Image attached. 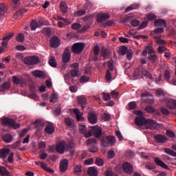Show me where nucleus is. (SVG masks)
<instances>
[{"label":"nucleus","mask_w":176,"mask_h":176,"mask_svg":"<svg viewBox=\"0 0 176 176\" xmlns=\"http://www.w3.org/2000/svg\"><path fill=\"white\" fill-rule=\"evenodd\" d=\"M78 74H79V70H76L74 69L71 70L70 74L66 73L64 76L65 82L71 86V85L74 83V78H76L78 76Z\"/></svg>","instance_id":"nucleus-1"},{"label":"nucleus","mask_w":176,"mask_h":176,"mask_svg":"<svg viewBox=\"0 0 176 176\" xmlns=\"http://www.w3.org/2000/svg\"><path fill=\"white\" fill-rule=\"evenodd\" d=\"M99 140L101 141L102 146L104 148H107V146H109V144L111 146L115 145L116 141L115 137L112 135H109L107 137L101 136Z\"/></svg>","instance_id":"nucleus-2"},{"label":"nucleus","mask_w":176,"mask_h":176,"mask_svg":"<svg viewBox=\"0 0 176 176\" xmlns=\"http://www.w3.org/2000/svg\"><path fill=\"white\" fill-rule=\"evenodd\" d=\"M2 124L4 126H9L10 128L13 127L14 130H17L20 127V124L16 123L12 118H3Z\"/></svg>","instance_id":"nucleus-3"},{"label":"nucleus","mask_w":176,"mask_h":176,"mask_svg":"<svg viewBox=\"0 0 176 176\" xmlns=\"http://www.w3.org/2000/svg\"><path fill=\"white\" fill-rule=\"evenodd\" d=\"M23 63L26 65H35L39 63V57L36 56H27L23 59Z\"/></svg>","instance_id":"nucleus-4"},{"label":"nucleus","mask_w":176,"mask_h":176,"mask_svg":"<svg viewBox=\"0 0 176 176\" xmlns=\"http://www.w3.org/2000/svg\"><path fill=\"white\" fill-rule=\"evenodd\" d=\"M85 49V43H75L72 47V51L75 54H80Z\"/></svg>","instance_id":"nucleus-5"},{"label":"nucleus","mask_w":176,"mask_h":176,"mask_svg":"<svg viewBox=\"0 0 176 176\" xmlns=\"http://www.w3.org/2000/svg\"><path fill=\"white\" fill-rule=\"evenodd\" d=\"M96 144H97V140L94 138H89L87 141V144L89 146V152H92V153H94L98 151V148H97V146H96Z\"/></svg>","instance_id":"nucleus-6"},{"label":"nucleus","mask_w":176,"mask_h":176,"mask_svg":"<svg viewBox=\"0 0 176 176\" xmlns=\"http://www.w3.org/2000/svg\"><path fill=\"white\" fill-rule=\"evenodd\" d=\"M159 124L155 120L147 119L146 121L145 127L149 130H156Z\"/></svg>","instance_id":"nucleus-7"},{"label":"nucleus","mask_w":176,"mask_h":176,"mask_svg":"<svg viewBox=\"0 0 176 176\" xmlns=\"http://www.w3.org/2000/svg\"><path fill=\"white\" fill-rule=\"evenodd\" d=\"M92 134L95 138H101L102 137V129L98 126H91Z\"/></svg>","instance_id":"nucleus-8"},{"label":"nucleus","mask_w":176,"mask_h":176,"mask_svg":"<svg viewBox=\"0 0 176 176\" xmlns=\"http://www.w3.org/2000/svg\"><path fill=\"white\" fill-rule=\"evenodd\" d=\"M154 140L157 144L163 145V144H166L167 142L168 138H167L164 135L158 134L154 136Z\"/></svg>","instance_id":"nucleus-9"},{"label":"nucleus","mask_w":176,"mask_h":176,"mask_svg":"<svg viewBox=\"0 0 176 176\" xmlns=\"http://www.w3.org/2000/svg\"><path fill=\"white\" fill-rule=\"evenodd\" d=\"M109 19H111V15L108 13H100L96 16L98 23H104V21H107Z\"/></svg>","instance_id":"nucleus-10"},{"label":"nucleus","mask_w":176,"mask_h":176,"mask_svg":"<svg viewBox=\"0 0 176 176\" xmlns=\"http://www.w3.org/2000/svg\"><path fill=\"white\" fill-rule=\"evenodd\" d=\"M63 63H69L71 61V52H69V48L67 47L65 48V52L62 56Z\"/></svg>","instance_id":"nucleus-11"},{"label":"nucleus","mask_w":176,"mask_h":176,"mask_svg":"<svg viewBox=\"0 0 176 176\" xmlns=\"http://www.w3.org/2000/svg\"><path fill=\"white\" fill-rule=\"evenodd\" d=\"M66 145L67 144L64 141L58 142L56 144V152H58V153H60V155H63L64 152H65Z\"/></svg>","instance_id":"nucleus-12"},{"label":"nucleus","mask_w":176,"mask_h":176,"mask_svg":"<svg viewBox=\"0 0 176 176\" xmlns=\"http://www.w3.org/2000/svg\"><path fill=\"white\" fill-rule=\"evenodd\" d=\"M51 47H54V49L58 47L60 45H61V43L60 42V38L57 36H53L50 42Z\"/></svg>","instance_id":"nucleus-13"},{"label":"nucleus","mask_w":176,"mask_h":176,"mask_svg":"<svg viewBox=\"0 0 176 176\" xmlns=\"http://www.w3.org/2000/svg\"><path fill=\"white\" fill-rule=\"evenodd\" d=\"M136 126H145L146 124V119L144 116H137L135 119Z\"/></svg>","instance_id":"nucleus-14"},{"label":"nucleus","mask_w":176,"mask_h":176,"mask_svg":"<svg viewBox=\"0 0 176 176\" xmlns=\"http://www.w3.org/2000/svg\"><path fill=\"white\" fill-rule=\"evenodd\" d=\"M68 160H63L60 163V173H65L68 169Z\"/></svg>","instance_id":"nucleus-15"},{"label":"nucleus","mask_w":176,"mask_h":176,"mask_svg":"<svg viewBox=\"0 0 176 176\" xmlns=\"http://www.w3.org/2000/svg\"><path fill=\"white\" fill-rule=\"evenodd\" d=\"M64 122L67 127H68L69 129H71L72 130H75V129H76V125L75 124V122L71 120V118H65Z\"/></svg>","instance_id":"nucleus-16"},{"label":"nucleus","mask_w":176,"mask_h":176,"mask_svg":"<svg viewBox=\"0 0 176 176\" xmlns=\"http://www.w3.org/2000/svg\"><path fill=\"white\" fill-rule=\"evenodd\" d=\"M122 168L124 173L126 174L133 173V165L130 164L129 162H125L122 164Z\"/></svg>","instance_id":"nucleus-17"},{"label":"nucleus","mask_w":176,"mask_h":176,"mask_svg":"<svg viewBox=\"0 0 176 176\" xmlns=\"http://www.w3.org/2000/svg\"><path fill=\"white\" fill-rule=\"evenodd\" d=\"M155 27H162V28H166L167 27V22L164 19H157L154 21Z\"/></svg>","instance_id":"nucleus-18"},{"label":"nucleus","mask_w":176,"mask_h":176,"mask_svg":"<svg viewBox=\"0 0 176 176\" xmlns=\"http://www.w3.org/2000/svg\"><path fill=\"white\" fill-rule=\"evenodd\" d=\"M14 36V33H10L3 38L2 46L6 47L8 46V42L12 39V37Z\"/></svg>","instance_id":"nucleus-19"},{"label":"nucleus","mask_w":176,"mask_h":176,"mask_svg":"<svg viewBox=\"0 0 176 176\" xmlns=\"http://www.w3.org/2000/svg\"><path fill=\"white\" fill-rule=\"evenodd\" d=\"M154 162L157 166L162 167V168H165V170H168V166L162 160L159 159V157H155L154 159Z\"/></svg>","instance_id":"nucleus-20"},{"label":"nucleus","mask_w":176,"mask_h":176,"mask_svg":"<svg viewBox=\"0 0 176 176\" xmlns=\"http://www.w3.org/2000/svg\"><path fill=\"white\" fill-rule=\"evenodd\" d=\"M166 107L168 109H176V100L174 99H168L166 100Z\"/></svg>","instance_id":"nucleus-21"},{"label":"nucleus","mask_w":176,"mask_h":176,"mask_svg":"<svg viewBox=\"0 0 176 176\" xmlns=\"http://www.w3.org/2000/svg\"><path fill=\"white\" fill-rule=\"evenodd\" d=\"M77 100H78V104L81 105L82 109V110L85 109V105L87 104V100H86V98L80 96H78Z\"/></svg>","instance_id":"nucleus-22"},{"label":"nucleus","mask_w":176,"mask_h":176,"mask_svg":"<svg viewBox=\"0 0 176 176\" xmlns=\"http://www.w3.org/2000/svg\"><path fill=\"white\" fill-rule=\"evenodd\" d=\"M88 120L91 124H96L97 123V115L94 113H89L88 114Z\"/></svg>","instance_id":"nucleus-23"},{"label":"nucleus","mask_w":176,"mask_h":176,"mask_svg":"<svg viewBox=\"0 0 176 176\" xmlns=\"http://www.w3.org/2000/svg\"><path fill=\"white\" fill-rule=\"evenodd\" d=\"M87 174L90 176H97L98 175V171L94 166L89 167L87 170Z\"/></svg>","instance_id":"nucleus-24"},{"label":"nucleus","mask_w":176,"mask_h":176,"mask_svg":"<svg viewBox=\"0 0 176 176\" xmlns=\"http://www.w3.org/2000/svg\"><path fill=\"white\" fill-rule=\"evenodd\" d=\"M32 74L34 78H44L45 77V73L41 70H36L32 72Z\"/></svg>","instance_id":"nucleus-25"},{"label":"nucleus","mask_w":176,"mask_h":176,"mask_svg":"<svg viewBox=\"0 0 176 176\" xmlns=\"http://www.w3.org/2000/svg\"><path fill=\"white\" fill-rule=\"evenodd\" d=\"M10 152V150H9L8 148H3V149L1 150L0 157L1 159H6V156H8V155H9Z\"/></svg>","instance_id":"nucleus-26"},{"label":"nucleus","mask_w":176,"mask_h":176,"mask_svg":"<svg viewBox=\"0 0 176 176\" xmlns=\"http://www.w3.org/2000/svg\"><path fill=\"white\" fill-rule=\"evenodd\" d=\"M139 8H140L139 3H133L125 9V13L130 12V10H135V9H138Z\"/></svg>","instance_id":"nucleus-27"},{"label":"nucleus","mask_w":176,"mask_h":176,"mask_svg":"<svg viewBox=\"0 0 176 176\" xmlns=\"http://www.w3.org/2000/svg\"><path fill=\"white\" fill-rule=\"evenodd\" d=\"M73 112L76 115L78 122L83 120V117H82V114H80V111H79V109H74Z\"/></svg>","instance_id":"nucleus-28"},{"label":"nucleus","mask_w":176,"mask_h":176,"mask_svg":"<svg viewBox=\"0 0 176 176\" xmlns=\"http://www.w3.org/2000/svg\"><path fill=\"white\" fill-rule=\"evenodd\" d=\"M10 82H5L3 85L0 87L1 91H5V90H9L10 89Z\"/></svg>","instance_id":"nucleus-29"},{"label":"nucleus","mask_w":176,"mask_h":176,"mask_svg":"<svg viewBox=\"0 0 176 176\" xmlns=\"http://www.w3.org/2000/svg\"><path fill=\"white\" fill-rule=\"evenodd\" d=\"M45 131L46 134L52 135L54 133V126L53 125H47L45 129Z\"/></svg>","instance_id":"nucleus-30"},{"label":"nucleus","mask_w":176,"mask_h":176,"mask_svg":"<svg viewBox=\"0 0 176 176\" xmlns=\"http://www.w3.org/2000/svg\"><path fill=\"white\" fill-rule=\"evenodd\" d=\"M158 58H159L157 57V55H156V54H152L151 55H149L148 56V60H149V61L152 64H155V63H156V61H157Z\"/></svg>","instance_id":"nucleus-31"},{"label":"nucleus","mask_w":176,"mask_h":176,"mask_svg":"<svg viewBox=\"0 0 176 176\" xmlns=\"http://www.w3.org/2000/svg\"><path fill=\"white\" fill-rule=\"evenodd\" d=\"M38 27L39 23H38V22L36 20L33 19L30 23V28L32 31H35V30L38 28Z\"/></svg>","instance_id":"nucleus-32"},{"label":"nucleus","mask_w":176,"mask_h":176,"mask_svg":"<svg viewBox=\"0 0 176 176\" xmlns=\"http://www.w3.org/2000/svg\"><path fill=\"white\" fill-rule=\"evenodd\" d=\"M154 39L155 40V42L156 43H157V45H161L162 46H164V45L166 44V42L164 40L160 38V37L157 36H154Z\"/></svg>","instance_id":"nucleus-33"},{"label":"nucleus","mask_w":176,"mask_h":176,"mask_svg":"<svg viewBox=\"0 0 176 176\" xmlns=\"http://www.w3.org/2000/svg\"><path fill=\"white\" fill-rule=\"evenodd\" d=\"M145 47L149 56H151V54H156V51L155 50V49H153V47L151 45H146Z\"/></svg>","instance_id":"nucleus-34"},{"label":"nucleus","mask_w":176,"mask_h":176,"mask_svg":"<svg viewBox=\"0 0 176 176\" xmlns=\"http://www.w3.org/2000/svg\"><path fill=\"white\" fill-rule=\"evenodd\" d=\"M60 12L62 13H67V10L68 9V5L65 2H61L60 6Z\"/></svg>","instance_id":"nucleus-35"},{"label":"nucleus","mask_w":176,"mask_h":176,"mask_svg":"<svg viewBox=\"0 0 176 176\" xmlns=\"http://www.w3.org/2000/svg\"><path fill=\"white\" fill-rule=\"evenodd\" d=\"M48 63L51 67H53V68H56V67H57V62L56 61V58H54V56H52L49 59Z\"/></svg>","instance_id":"nucleus-36"},{"label":"nucleus","mask_w":176,"mask_h":176,"mask_svg":"<svg viewBox=\"0 0 176 176\" xmlns=\"http://www.w3.org/2000/svg\"><path fill=\"white\" fill-rule=\"evenodd\" d=\"M3 140L4 142H7V143L12 142L13 140V137L10 134H6L3 136Z\"/></svg>","instance_id":"nucleus-37"},{"label":"nucleus","mask_w":176,"mask_h":176,"mask_svg":"<svg viewBox=\"0 0 176 176\" xmlns=\"http://www.w3.org/2000/svg\"><path fill=\"white\" fill-rule=\"evenodd\" d=\"M57 100H58V95L56 94H52L50 98V102L55 104V102H57Z\"/></svg>","instance_id":"nucleus-38"},{"label":"nucleus","mask_w":176,"mask_h":176,"mask_svg":"<svg viewBox=\"0 0 176 176\" xmlns=\"http://www.w3.org/2000/svg\"><path fill=\"white\" fill-rule=\"evenodd\" d=\"M42 32L46 36H50L52 35V28H44L42 30Z\"/></svg>","instance_id":"nucleus-39"},{"label":"nucleus","mask_w":176,"mask_h":176,"mask_svg":"<svg viewBox=\"0 0 176 176\" xmlns=\"http://www.w3.org/2000/svg\"><path fill=\"white\" fill-rule=\"evenodd\" d=\"M164 152L165 153H167V155H170V156H173V157H176V152L171 150L170 148H165Z\"/></svg>","instance_id":"nucleus-40"},{"label":"nucleus","mask_w":176,"mask_h":176,"mask_svg":"<svg viewBox=\"0 0 176 176\" xmlns=\"http://www.w3.org/2000/svg\"><path fill=\"white\" fill-rule=\"evenodd\" d=\"M101 56L104 57V60L107 58V57H109V53L108 52V50L104 47H102L101 50Z\"/></svg>","instance_id":"nucleus-41"},{"label":"nucleus","mask_w":176,"mask_h":176,"mask_svg":"<svg viewBox=\"0 0 176 176\" xmlns=\"http://www.w3.org/2000/svg\"><path fill=\"white\" fill-rule=\"evenodd\" d=\"M23 13H27V10L21 9L16 11L15 15H14V19H19V17H20V14H23Z\"/></svg>","instance_id":"nucleus-42"},{"label":"nucleus","mask_w":176,"mask_h":176,"mask_svg":"<svg viewBox=\"0 0 176 176\" xmlns=\"http://www.w3.org/2000/svg\"><path fill=\"white\" fill-rule=\"evenodd\" d=\"M79 131L81 134H85V133L87 131V128H86V125L85 124H79Z\"/></svg>","instance_id":"nucleus-43"},{"label":"nucleus","mask_w":176,"mask_h":176,"mask_svg":"<svg viewBox=\"0 0 176 176\" xmlns=\"http://www.w3.org/2000/svg\"><path fill=\"white\" fill-rule=\"evenodd\" d=\"M85 14H86V10H78L74 13L75 17H81V16H85Z\"/></svg>","instance_id":"nucleus-44"},{"label":"nucleus","mask_w":176,"mask_h":176,"mask_svg":"<svg viewBox=\"0 0 176 176\" xmlns=\"http://www.w3.org/2000/svg\"><path fill=\"white\" fill-rule=\"evenodd\" d=\"M74 172L76 174H79V173H82V166H80V165H74Z\"/></svg>","instance_id":"nucleus-45"},{"label":"nucleus","mask_w":176,"mask_h":176,"mask_svg":"<svg viewBox=\"0 0 176 176\" xmlns=\"http://www.w3.org/2000/svg\"><path fill=\"white\" fill-rule=\"evenodd\" d=\"M0 174L1 175H3V176H9L10 174H9V171H8V170H6V168H5L4 167L3 168H1L0 167Z\"/></svg>","instance_id":"nucleus-46"},{"label":"nucleus","mask_w":176,"mask_h":176,"mask_svg":"<svg viewBox=\"0 0 176 176\" xmlns=\"http://www.w3.org/2000/svg\"><path fill=\"white\" fill-rule=\"evenodd\" d=\"M89 80L90 78L87 76H82L79 79L80 83H86V82H89Z\"/></svg>","instance_id":"nucleus-47"},{"label":"nucleus","mask_w":176,"mask_h":176,"mask_svg":"<svg viewBox=\"0 0 176 176\" xmlns=\"http://www.w3.org/2000/svg\"><path fill=\"white\" fill-rule=\"evenodd\" d=\"M156 19H157V16H156L153 13H150L147 16L148 21H153V20H156Z\"/></svg>","instance_id":"nucleus-48"},{"label":"nucleus","mask_w":176,"mask_h":176,"mask_svg":"<svg viewBox=\"0 0 176 176\" xmlns=\"http://www.w3.org/2000/svg\"><path fill=\"white\" fill-rule=\"evenodd\" d=\"M25 36H24V34L23 33L19 34L16 36V41L18 42H24Z\"/></svg>","instance_id":"nucleus-49"},{"label":"nucleus","mask_w":176,"mask_h":176,"mask_svg":"<svg viewBox=\"0 0 176 176\" xmlns=\"http://www.w3.org/2000/svg\"><path fill=\"white\" fill-rule=\"evenodd\" d=\"M80 27H82V25L79 23H74L72 25V28L75 31H78V30H80Z\"/></svg>","instance_id":"nucleus-50"},{"label":"nucleus","mask_w":176,"mask_h":176,"mask_svg":"<svg viewBox=\"0 0 176 176\" xmlns=\"http://www.w3.org/2000/svg\"><path fill=\"white\" fill-rule=\"evenodd\" d=\"M37 23H38L39 26L46 25V19H45L43 17H39Z\"/></svg>","instance_id":"nucleus-51"},{"label":"nucleus","mask_w":176,"mask_h":176,"mask_svg":"<svg viewBox=\"0 0 176 176\" xmlns=\"http://www.w3.org/2000/svg\"><path fill=\"white\" fill-rule=\"evenodd\" d=\"M66 151H69L70 152V155H74L75 153V150L74 149V146L69 144L67 147H66Z\"/></svg>","instance_id":"nucleus-52"},{"label":"nucleus","mask_w":176,"mask_h":176,"mask_svg":"<svg viewBox=\"0 0 176 176\" xmlns=\"http://www.w3.org/2000/svg\"><path fill=\"white\" fill-rule=\"evenodd\" d=\"M127 50L128 49L126 47H122L119 50V53L121 54V56H124V54L127 53Z\"/></svg>","instance_id":"nucleus-53"},{"label":"nucleus","mask_w":176,"mask_h":176,"mask_svg":"<svg viewBox=\"0 0 176 176\" xmlns=\"http://www.w3.org/2000/svg\"><path fill=\"white\" fill-rule=\"evenodd\" d=\"M12 82L14 85H20V83H21V80L17 78V76H12Z\"/></svg>","instance_id":"nucleus-54"},{"label":"nucleus","mask_w":176,"mask_h":176,"mask_svg":"<svg viewBox=\"0 0 176 176\" xmlns=\"http://www.w3.org/2000/svg\"><path fill=\"white\" fill-rule=\"evenodd\" d=\"M6 13V7H5V5L1 4L0 5V17L2 16V14H5Z\"/></svg>","instance_id":"nucleus-55"},{"label":"nucleus","mask_w":176,"mask_h":176,"mask_svg":"<svg viewBox=\"0 0 176 176\" xmlns=\"http://www.w3.org/2000/svg\"><path fill=\"white\" fill-rule=\"evenodd\" d=\"M140 24V22L138 21V19H133L131 21V25H132V27H138Z\"/></svg>","instance_id":"nucleus-56"},{"label":"nucleus","mask_w":176,"mask_h":176,"mask_svg":"<svg viewBox=\"0 0 176 176\" xmlns=\"http://www.w3.org/2000/svg\"><path fill=\"white\" fill-rule=\"evenodd\" d=\"M107 66L108 68L110 71H113L114 67H113V60H110L107 62Z\"/></svg>","instance_id":"nucleus-57"},{"label":"nucleus","mask_w":176,"mask_h":176,"mask_svg":"<svg viewBox=\"0 0 176 176\" xmlns=\"http://www.w3.org/2000/svg\"><path fill=\"white\" fill-rule=\"evenodd\" d=\"M116 154H115V151H113V150H109L107 153V157L109 159H113V157H115Z\"/></svg>","instance_id":"nucleus-58"},{"label":"nucleus","mask_w":176,"mask_h":176,"mask_svg":"<svg viewBox=\"0 0 176 176\" xmlns=\"http://www.w3.org/2000/svg\"><path fill=\"white\" fill-rule=\"evenodd\" d=\"M95 163L96 166H104V160L101 158H96Z\"/></svg>","instance_id":"nucleus-59"},{"label":"nucleus","mask_w":176,"mask_h":176,"mask_svg":"<svg viewBox=\"0 0 176 176\" xmlns=\"http://www.w3.org/2000/svg\"><path fill=\"white\" fill-rule=\"evenodd\" d=\"M111 99V94L109 93H103V100L104 101H109Z\"/></svg>","instance_id":"nucleus-60"},{"label":"nucleus","mask_w":176,"mask_h":176,"mask_svg":"<svg viewBox=\"0 0 176 176\" xmlns=\"http://www.w3.org/2000/svg\"><path fill=\"white\" fill-rule=\"evenodd\" d=\"M102 119L105 120V122H108V120H111V115L104 113L103 115L102 116Z\"/></svg>","instance_id":"nucleus-61"},{"label":"nucleus","mask_w":176,"mask_h":176,"mask_svg":"<svg viewBox=\"0 0 176 176\" xmlns=\"http://www.w3.org/2000/svg\"><path fill=\"white\" fill-rule=\"evenodd\" d=\"M142 75H144V76H146V78H148V79H152V75L151 74V73H149V72L146 70L142 71Z\"/></svg>","instance_id":"nucleus-62"},{"label":"nucleus","mask_w":176,"mask_h":176,"mask_svg":"<svg viewBox=\"0 0 176 176\" xmlns=\"http://www.w3.org/2000/svg\"><path fill=\"white\" fill-rule=\"evenodd\" d=\"M129 109H135L137 108V103L135 102H131L128 104Z\"/></svg>","instance_id":"nucleus-63"},{"label":"nucleus","mask_w":176,"mask_h":176,"mask_svg":"<svg viewBox=\"0 0 176 176\" xmlns=\"http://www.w3.org/2000/svg\"><path fill=\"white\" fill-rule=\"evenodd\" d=\"M106 176H118V175L113 173L111 169H108L106 171Z\"/></svg>","instance_id":"nucleus-64"}]
</instances>
